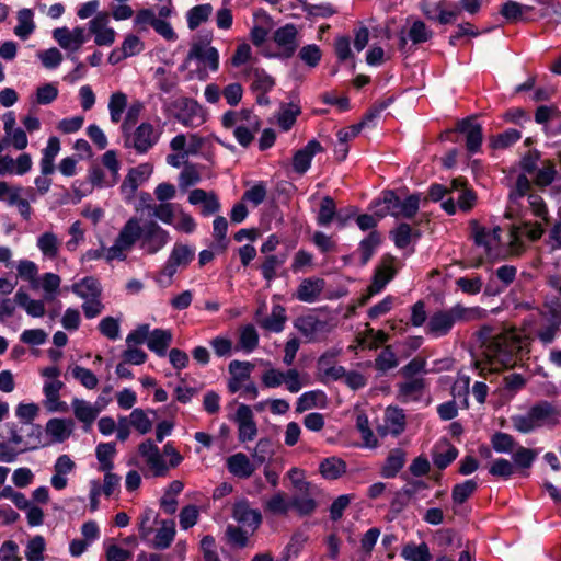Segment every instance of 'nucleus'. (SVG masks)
Returning <instances> with one entry per match:
<instances>
[{"mask_svg": "<svg viewBox=\"0 0 561 561\" xmlns=\"http://www.w3.org/2000/svg\"><path fill=\"white\" fill-rule=\"evenodd\" d=\"M127 107V95L122 91H116L111 94L108 100L110 119L113 124H118L122 121L123 113Z\"/></svg>", "mask_w": 561, "mask_h": 561, "instance_id": "obj_45", "label": "nucleus"}, {"mask_svg": "<svg viewBox=\"0 0 561 561\" xmlns=\"http://www.w3.org/2000/svg\"><path fill=\"white\" fill-rule=\"evenodd\" d=\"M174 106L178 110L175 118L185 127L196 128L206 122L205 108L194 99L182 98Z\"/></svg>", "mask_w": 561, "mask_h": 561, "instance_id": "obj_11", "label": "nucleus"}, {"mask_svg": "<svg viewBox=\"0 0 561 561\" xmlns=\"http://www.w3.org/2000/svg\"><path fill=\"white\" fill-rule=\"evenodd\" d=\"M213 12L209 3L198 4L187 11V26L190 30H196L202 23L206 22Z\"/></svg>", "mask_w": 561, "mask_h": 561, "instance_id": "obj_49", "label": "nucleus"}, {"mask_svg": "<svg viewBox=\"0 0 561 561\" xmlns=\"http://www.w3.org/2000/svg\"><path fill=\"white\" fill-rule=\"evenodd\" d=\"M60 240L51 231H46L37 238V248L47 259H56L59 253Z\"/></svg>", "mask_w": 561, "mask_h": 561, "instance_id": "obj_41", "label": "nucleus"}, {"mask_svg": "<svg viewBox=\"0 0 561 561\" xmlns=\"http://www.w3.org/2000/svg\"><path fill=\"white\" fill-rule=\"evenodd\" d=\"M53 38L61 48L77 51L87 42V34L81 26H77L72 31L64 26L53 31Z\"/></svg>", "mask_w": 561, "mask_h": 561, "instance_id": "obj_21", "label": "nucleus"}, {"mask_svg": "<svg viewBox=\"0 0 561 561\" xmlns=\"http://www.w3.org/2000/svg\"><path fill=\"white\" fill-rule=\"evenodd\" d=\"M71 291L82 299L101 297L102 287L100 282L93 276H85L71 286Z\"/></svg>", "mask_w": 561, "mask_h": 561, "instance_id": "obj_33", "label": "nucleus"}, {"mask_svg": "<svg viewBox=\"0 0 561 561\" xmlns=\"http://www.w3.org/2000/svg\"><path fill=\"white\" fill-rule=\"evenodd\" d=\"M285 261H286L285 255H282V256L274 255V254L267 255L264 259V261L260 267L263 278L267 282H271L274 278H276V276H277L276 272L285 263Z\"/></svg>", "mask_w": 561, "mask_h": 561, "instance_id": "obj_53", "label": "nucleus"}, {"mask_svg": "<svg viewBox=\"0 0 561 561\" xmlns=\"http://www.w3.org/2000/svg\"><path fill=\"white\" fill-rule=\"evenodd\" d=\"M528 211L543 222L549 221V213L543 198L533 191L531 182L525 174H518L510 187L505 216L512 219H523Z\"/></svg>", "mask_w": 561, "mask_h": 561, "instance_id": "obj_2", "label": "nucleus"}, {"mask_svg": "<svg viewBox=\"0 0 561 561\" xmlns=\"http://www.w3.org/2000/svg\"><path fill=\"white\" fill-rule=\"evenodd\" d=\"M273 41L279 50L278 57L291 58L300 44L299 31L293 23L285 24L274 31Z\"/></svg>", "mask_w": 561, "mask_h": 561, "instance_id": "obj_12", "label": "nucleus"}, {"mask_svg": "<svg viewBox=\"0 0 561 561\" xmlns=\"http://www.w3.org/2000/svg\"><path fill=\"white\" fill-rule=\"evenodd\" d=\"M522 138V134L519 130L514 128H508L503 133L494 136L491 139V146L494 149H506L517 142Z\"/></svg>", "mask_w": 561, "mask_h": 561, "instance_id": "obj_56", "label": "nucleus"}, {"mask_svg": "<svg viewBox=\"0 0 561 561\" xmlns=\"http://www.w3.org/2000/svg\"><path fill=\"white\" fill-rule=\"evenodd\" d=\"M300 106L294 102L282 104L277 114V123L284 131H288L296 123L297 117L300 115Z\"/></svg>", "mask_w": 561, "mask_h": 561, "instance_id": "obj_43", "label": "nucleus"}, {"mask_svg": "<svg viewBox=\"0 0 561 561\" xmlns=\"http://www.w3.org/2000/svg\"><path fill=\"white\" fill-rule=\"evenodd\" d=\"M556 164L552 160L541 161V165L537 168L533 175V181L537 186L547 187L552 184L557 178Z\"/></svg>", "mask_w": 561, "mask_h": 561, "instance_id": "obj_39", "label": "nucleus"}, {"mask_svg": "<svg viewBox=\"0 0 561 561\" xmlns=\"http://www.w3.org/2000/svg\"><path fill=\"white\" fill-rule=\"evenodd\" d=\"M336 216V205L334 199L327 195L322 198L320 209L317 216V224L322 227H328Z\"/></svg>", "mask_w": 561, "mask_h": 561, "instance_id": "obj_52", "label": "nucleus"}, {"mask_svg": "<svg viewBox=\"0 0 561 561\" xmlns=\"http://www.w3.org/2000/svg\"><path fill=\"white\" fill-rule=\"evenodd\" d=\"M325 286V282L320 277H308L301 280L297 290L295 293V297L302 302H314L319 299L321 293L323 291Z\"/></svg>", "mask_w": 561, "mask_h": 561, "instance_id": "obj_26", "label": "nucleus"}, {"mask_svg": "<svg viewBox=\"0 0 561 561\" xmlns=\"http://www.w3.org/2000/svg\"><path fill=\"white\" fill-rule=\"evenodd\" d=\"M294 327L309 342L318 341L331 330L329 321L314 313L298 317L294 321Z\"/></svg>", "mask_w": 561, "mask_h": 561, "instance_id": "obj_13", "label": "nucleus"}, {"mask_svg": "<svg viewBox=\"0 0 561 561\" xmlns=\"http://www.w3.org/2000/svg\"><path fill=\"white\" fill-rule=\"evenodd\" d=\"M261 380L266 388H277L282 383H285L287 390L291 393H297L302 388L300 375L297 369L280 371L275 368H268L262 374Z\"/></svg>", "mask_w": 561, "mask_h": 561, "instance_id": "obj_15", "label": "nucleus"}, {"mask_svg": "<svg viewBox=\"0 0 561 561\" xmlns=\"http://www.w3.org/2000/svg\"><path fill=\"white\" fill-rule=\"evenodd\" d=\"M161 131L156 129L151 123L142 122L136 129L124 135V146L134 149L138 154L147 153L159 141Z\"/></svg>", "mask_w": 561, "mask_h": 561, "instance_id": "obj_8", "label": "nucleus"}, {"mask_svg": "<svg viewBox=\"0 0 561 561\" xmlns=\"http://www.w3.org/2000/svg\"><path fill=\"white\" fill-rule=\"evenodd\" d=\"M376 205H383L376 215L383 218L388 215L399 218L412 219L420 209V195L412 194L401 199L393 191H383Z\"/></svg>", "mask_w": 561, "mask_h": 561, "instance_id": "obj_6", "label": "nucleus"}, {"mask_svg": "<svg viewBox=\"0 0 561 561\" xmlns=\"http://www.w3.org/2000/svg\"><path fill=\"white\" fill-rule=\"evenodd\" d=\"M147 211L150 217L159 219L163 224L173 225L174 205L172 203L148 204Z\"/></svg>", "mask_w": 561, "mask_h": 561, "instance_id": "obj_50", "label": "nucleus"}, {"mask_svg": "<svg viewBox=\"0 0 561 561\" xmlns=\"http://www.w3.org/2000/svg\"><path fill=\"white\" fill-rule=\"evenodd\" d=\"M175 537V523L174 520H161L160 527L157 529L151 546L154 549H167L170 547Z\"/></svg>", "mask_w": 561, "mask_h": 561, "instance_id": "obj_36", "label": "nucleus"}, {"mask_svg": "<svg viewBox=\"0 0 561 561\" xmlns=\"http://www.w3.org/2000/svg\"><path fill=\"white\" fill-rule=\"evenodd\" d=\"M405 460L407 453L403 449H391L381 468V476L387 479L394 478L399 473V471L404 467Z\"/></svg>", "mask_w": 561, "mask_h": 561, "instance_id": "obj_32", "label": "nucleus"}, {"mask_svg": "<svg viewBox=\"0 0 561 561\" xmlns=\"http://www.w3.org/2000/svg\"><path fill=\"white\" fill-rule=\"evenodd\" d=\"M561 411L551 402L542 400L531 405L526 414L512 416V423L516 431L530 433L539 427L559 423Z\"/></svg>", "mask_w": 561, "mask_h": 561, "instance_id": "obj_5", "label": "nucleus"}, {"mask_svg": "<svg viewBox=\"0 0 561 561\" xmlns=\"http://www.w3.org/2000/svg\"><path fill=\"white\" fill-rule=\"evenodd\" d=\"M232 517L245 527L251 528V534L262 523V515L257 510L251 508L247 501H240L233 505Z\"/></svg>", "mask_w": 561, "mask_h": 561, "instance_id": "obj_25", "label": "nucleus"}, {"mask_svg": "<svg viewBox=\"0 0 561 561\" xmlns=\"http://www.w3.org/2000/svg\"><path fill=\"white\" fill-rule=\"evenodd\" d=\"M71 407L76 419L83 424L84 432L91 430L92 424L102 410V407H99L98 403L93 404L79 398L72 399Z\"/></svg>", "mask_w": 561, "mask_h": 561, "instance_id": "obj_22", "label": "nucleus"}, {"mask_svg": "<svg viewBox=\"0 0 561 561\" xmlns=\"http://www.w3.org/2000/svg\"><path fill=\"white\" fill-rule=\"evenodd\" d=\"M187 201L191 205H202L201 214L204 217H208L220 210L219 198L213 191L206 192L202 188H194L190 192Z\"/></svg>", "mask_w": 561, "mask_h": 561, "instance_id": "obj_23", "label": "nucleus"}, {"mask_svg": "<svg viewBox=\"0 0 561 561\" xmlns=\"http://www.w3.org/2000/svg\"><path fill=\"white\" fill-rule=\"evenodd\" d=\"M72 377L78 380L84 388L87 389H94L98 386V377L95 374L82 366H75L72 368Z\"/></svg>", "mask_w": 561, "mask_h": 561, "instance_id": "obj_64", "label": "nucleus"}, {"mask_svg": "<svg viewBox=\"0 0 561 561\" xmlns=\"http://www.w3.org/2000/svg\"><path fill=\"white\" fill-rule=\"evenodd\" d=\"M457 456L458 449L448 442H444L434 447L432 459L435 467L443 470L447 468Z\"/></svg>", "mask_w": 561, "mask_h": 561, "instance_id": "obj_35", "label": "nucleus"}, {"mask_svg": "<svg viewBox=\"0 0 561 561\" xmlns=\"http://www.w3.org/2000/svg\"><path fill=\"white\" fill-rule=\"evenodd\" d=\"M319 471L324 479L336 480L346 472V463L337 457H328L319 465Z\"/></svg>", "mask_w": 561, "mask_h": 561, "instance_id": "obj_37", "label": "nucleus"}, {"mask_svg": "<svg viewBox=\"0 0 561 561\" xmlns=\"http://www.w3.org/2000/svg\"><path fill=\"white\" fill-rule=\"evenodd\" d=\"M73 431V421L67 419H50L46 423V433L55 443H62L69 438Z\"/></svg>", "mask_w": 561, "mask_h": 561, "instance_id": "obj_30", "label": "nucleus"}, {"mask_svg": "<svg viewBox=\"0 0 561 561\" xmlns=\"http://www.w3.org/2000/svg\"><path fill=\"white\" fill-rule=\"evenodd\" d=\"M274 454L273 442L270 438H261L252 453V458L257 465L264 463Z\"/></svg>", "mask_w": 561, "mask_h": 561, "instance_id": "obj_63", "label": "nucleus"}, {"mask_svg": "<svg viewBox=\"0 0 561 561\" xmlns=\"http://www.w3.org/2000/svg\"><path fill=\"white\" fill-rule=\"evenodd\" d=\"M470 234L474 244L482 249L483 255L486 257H492L494 255L493 251L500 244V228L488 229L484 226H481L478 221L473 220L470 222Z\"/></svg>", "mask_w": 561, "mask_h": 561, "instance_id": "obj_14", "label": "nucleus"}, {"mask_svg": "<svg viewBox=\"0 0 561 561\" xmlns=\"http://www.w3.org/2000/svg\"><path fill=\"white\" fill-rule=\"evenodd\" d=\"M46 543L43 536L37 535L30 539L25 549L27 561H43Z\"/></svg>", "mask_w": 561, "mask_h": 561, "instance_id": "obj_57", "label": "nucleus"}, {"mask_svg": "<svg viewBox=\"0 0 561 561\" xmlns=\"http://www.w3.org/2000/svg\"><path fill=\"white\" fill-rule=\"evenodd\" d=\"M234 422L238 424V438L241 443L251 442L255 438L257 426L249 405L242 403L238 407Z\"/></svg>", "mask_w": 561, "mask_h": 561, "instance_id": "obj_20", "label": "nucleus"}, {"mask_svg": "<svg viewBox=\"0 0 561 561\" xmlns=\"http://www.w3.org/2000/svg\"><path fill=\"white\" fill-rule=\"evenodd\" d=\"M250 534L241 527L228 525L226 537L228 543L233 548H244L248 545Z\"/></svg>", "mask_w": 561, "mask_h": 561, "instance_id": "obj_58", "label": "nucleus"}, {"mask_svg": "<svg viewBox=\"0 0 561 561\" xmlns=\"http://www.w3.org/2000/svg\"><path fill=\"white\" fill-rule=\"evenodd\" d=\"M35 24L31 9H22L18 12V25L14 27V34L21 39H27L34 32Z\"/></svg>", "mask_w": 561, "mask_h": 561, "instance_id": "obj_47", "label": "nucleus"}, {"mask_svg": "<svg viewBox=\"0 0 561 561\" xmlns=\"http://www.w3.org/2000/svg\"><path fill=\"white\" fill-rule=\"evenodd\" d=\"M20 431L24 435V447L21 451L34 450L42 445V426L38 424H23Z\"/></svg>", "mask_w": 561, "mask_h": 561, "instance_id": "obj_48", "label": "nucleus"}, {"mask_svg": "<svg viewBox=\"0 0 561 561\" xmlns=\"http://www.w3.org/2000/svg\"><path fill=\"white\" fill-rule=\"evenodd\" d=\"M15 302L24 308V310L34 318H41L45 314V304L42 300L32 299L27 293L18 290L15 294Z\"/></svg>", "mask_w": 561, "mask_h": 561, "instance_id": "obj_42", "label": "nucleus"}, {"mask_svg": "<svg viewBox=\"0 0 561 561\" xmlns=\"http://www.w3.org/2000/svg\"><path fill=\"white\" fill-rule=\"evenodd\" d=\"M451 191L457 193V205L461 210L469 211L473 208L477 195L467 186V181L463 178H456L451 181Z\"/></svg>", "mask_w": 561, "mask_h": 561, "instance_id": "obj_28", "label": "nucleus"}, {"mask_svg": "<svg viewBox=\"0 0 561 561\" xmlns=\"http://www.w3.org/2000/svg\"><path fill=\"white\" fill-rule=\"evenodd\" d=\"M290 506L301 516L311 515L317 508V502L308 494L296 495L290 501Z\"/></svg>", "mask_w": 561, "mask_h": 561, "instance_id": "obj_61", "label": "nucleus"}, {"mask_svg": "<svg viewBox=\"0 0 561 561\" xmlns=\"http://www.w3.org/2000/svg\"><path fill=\"white\" fill-rule=\"evenodd\" d=\"M401 556L407 561H431L432 556L426 542H421L419 546L408 543L403 547Z\"/></svg>", "mask_w": 561, "mask_h": 561, "instance_id": "obj_51", "label": "nucleus"}, {"mask_svg": "<svg viewBox=\"0 0 561 561\" xmlns=\"http://www.w3.org/2000/svg\"><path fill=\"white\" fill-rule=\"evenodd\" d=\"M170 241V233L156 220L141 224L138 217H130L122 227L114 244L107 249L106 261H124L136 243L144 253L152 255L162 250Z\"/></svg>", "mask_w": 561, "mask_h": 561, "instance_id": "obj_1", "label": "nucleus"}, {"mask_svg": "<svg viewBox=\"0 0 561 561\" xmlns=\"http://www.w3.org/2000/svg\"><path fill=\"white\" fill-rule=\"evenodd\" d=\"M318 369L321 376L325 379L339 380L345 374L342 366L334 364V355L325 353L318 360Z\"/></svg>", "mask_w": 561, "mask_h": 561, "instance_id": "obj_40", "label": "nucleus"}, {"mask_svg": "<svg viewBox=\"0 0 561 561\" xmlns=\"http://www.w3.org/2000/svg\"><path fill=\"white\" fill-rule=\"evenodd\" d=\"M259 334L253 325H247L241 330L239 337V347L247 353H251L257 347Z\"/></svg>", "mask_w": 561, "mask_h": 561, "instance_id": "obj_62", "label": "nucleus"}, {"mask_svg": "<svg viewBox=\"0 0 561 561\" xmlns=\"http://www.w3.org/2000/svg\"><path fill=\"white\" fill-rule=\"evenodd\" d=\"M396 259L393 256H385L380 264L376 267L371 284L367 289V295L363 297L362 304L376 294H379L386 285L394 277L397 270L394 266Z\"/></svg>", "mask_w": 561, "mask_h": 561, "instance_id": "obj_16", "label": "nucleus"}, {"mask_svg": "<svg viewBox=\"0 0 561 561\" xmlns=\"http://www.w3.org/2000/svg\"><path fill=\"white\" fill-rule=\"evenodd\" d=\"M455 130L465 135L466 149L470 154H474L480 151L483 142V129L473 117H467L459 121Z\"/></svg>", "mask_w": 561, "mask_h": 561, "instance_id": "obj_18", "label": "nucleus"}, {"mask_svg": "<svg viewBox=\"0 0 561 561\" xmlns=\"http://www.w3.org/2000/svg\"><path fill=\"white\" fill-rule=\"evenodd\" d=\"M385 428L397 436L405 428V415L402 409L389 407L385 413Z\"/></svg>", "mask_w": 561, "mask_h": 561, "instance_id": "obj_38", "label": "nucleus"}, {"mask_svg": "<svg viewBox=\"0 0 561 561\" xmlns=\"http://www.w3.org/2000/svg\"><path fill=\"white\" fill-rule=\"evenodd\" d=\"M531 7L523 5L516 1L507 0L502 4L500 13L508 22H517L522 19L524 11L531 10Z\"/></svg>", "mask_w": 561, "mask_h": 561, "instance_id": "obj_54", "label": "nucleus"}, {"mask_svg": "<svg viewBox=\"0 0 561 561\" xmlns=\"http://www.w3.org/2000/svg\"><path fill=\"white\" fill-rule=\"evenodd\" d=\"M172 332L170 330L164 329H154L150 332L149 339L147 341L148 348L156 353L159 357H164L167 355V350L172 343Z\"/></svg>", "mask_w": 561, "mask_h": 561, "instance_id": "obj_31", "label": "nucleus"}, {"mask_svg": "<svg viewBox=\"0 0 561 561\" xmlns=\"http://www.w3.org/2000/svg\"><path fill=\"white\" fill-rule=\"evenodd\" d=\"M195 248L176 242L170 255L157 278V282L162 286L171 284L172 277L178 272V268H185L194 260Z\"/></svg>", "mask_w": 561, "mask_h": 561, "instance_id": "obj_7", "label": "nucleus"}, {"mask_svg": "<svg viewBox=\"0 0 561 561\" xmlns=\"http://www.w3.org/2000/svg\"><path fill=\"white\" fill-rule=\"evenodd\" d=\"M250 75L252 77L250 88L253 93L270 92L275 85L274 78L270 76L264 69L253 68L250 70Z\"/></svg>", "mask_w": 561, "mask_h": 561, "instance_id": "obj_44", "label": "nucleus"}, {"mask_svg": "<svg viewBox=\"0 0 561 561\" xmlns=\"http://www.w3.org/2000/svg\"><path fill=\"white\" fill-rule=\"evenodd\" d=\"M483 310L480 307H466L456 304L448 309L433 312L425 327V333L438 339L448 335L456 323L470 322L481 319Z\"/></svg>", "mask_w": 561, "mask_h": 561, "instance_id": "obj_4", "label": "nucleus"}, {"mask_svg": "<svg viewBox=\"0 0 561 561\" xmlns=\"http://www.w3.org/2000/svg\"><path fill=\"white\" fill-rule=\"evenodd\" d=\"M520 350L518 339L508 334H499L484 345L481 358L476 359L474 366L480 376L486 377L488 373H497L513 366Z\"/></svg>", "mask_w": 561, "mask_h": 561, "instance_id": "obj_3", "label": "nucleus"}, {"mask_svg": "<svg viewBox=\"0 0 561 561\" xmlns=\"http://www.w3.org/2000/svg\"><path fill=\"white\" fill-rule=\"evenodd\" d=\"M286 321L285 308L282 305H274L271 314L259 320V324L266 331L279 333L284 330Z\"/></svg>", "mask_w": 561, "mask_h": 561, "instance_id": "obj_34", "label": "nucleus"}, {"mask_svg": "<svg viewBox=\"0 0 561 561\" xmlns=\"http://www.w3.org/2000/svg\"><path fill=\"white\" fill-rule=\"evenodd\" d=\"M62 387L64 382L60 380H49L44 383V405L49 412H66L68 410L67 403L59 400V392Z\"/></svg>", "mask_w": 561, "mask_h": 561, "instance_id": "obj_27", "label": "nucleus"}, {"mask_svg": "<svg viewBox=\"0 0 561 561\" xmlns=\"http://www.w3.org/2000/svg\"><path fill=\"white\" fill-rule=\"evenodd\" d=\"M398 385V399L403 403L417 402L422 399L427 382L424 378H407Z\"/></svg>", "mask_w": 561, "mask_h": 561, "instance_id": "obj_24", "label": "nucleus"}, {"mask_svg": "<svg viewBox=\"0 0 561 561\" xmlns=\"http://www.w3.org/2000/svg\"><path fill=\"white\" fill-rule=\"evenodd\" d=\"M536 337L543 344H552L561 334V309L550 306L539 313L535 330Z\"/></svg>", "mask_w": 561, "mask_h": 561, "instance_id": "obj_9", "label": "nucleus"}, {"mask_svg": "<svg viewBox=\"0 0 561 561\" xmlns=\"http://www.w3.org/2000/svg\"><path fill=\"white\" fill-rule=\"evenodd\" d=\"M299 59L310 68H316L322 57L321 49L316 44L305 45L298 53Z\"/></svg>", "mask_w": 561, "mask_h": 561, "instance_id": "obj_60", "label": "nucleus"}, {"mask_svg": "<svg viewBox=\"0 0 561 561\" xmlns=\"http://www.w3.org/2000/svg\"><path fill=\"white\" fill-rule=\"evenodd\" d=\"M102 164L104 168H106L110 172V179H108V185H115L119 179V168L121 163L117 159V154L114 150H107L102 156Z\"/></svg>", "mask_w": 561, "mask_h": 561, "instance_id": "obj_59", "label": "nucleus"}, {"mask_svg": "<svg viewBox=\"0 0 561 561\" xmlns=\"http://www.w3.org/2000/svg\"><path fill=\"white\" fill-rule=\"evenodd\" d=\"M380 242V234L376 230L370 231L369 234L359 242L358 251L362 265L368 263Z\"/></svg>", "mask_w": 561, "mask_h": 561, "instance_id": "obj_46", "label": "nucleus"}, {"mask_svg": "<svg viewBox=\"0 0 561 561\" xmlns=\"http://www.w3.org/2000/svg\"><path fill=\"white\" fill-rule=\"evenodd\" d=\"M192 60L198 61L204 69H209L213 72L219 69V53L210 45L208 38H198L191 44L183 66L186 67Z\"/></svg>", "mask_w": 561, "mask_h": 561, "instance_id": "obj_10", "label": "nucleus"}, {"mask_svg": "<svg viewBox=\"0 0 561 561\" xmlns=\"http://www.w3.org/2000/svg\"><path fill=\"white\" fill-rule=\"evenodd\" d=\"M478 483L473 479L466 480L453 488L451 497L456 504L465 503L477 490Z\"/></svg>", "mask_w": 561, "mask_h": 561, "instance_id": "obj_55", "label": "nucleus"}, {"mask_svg": "<svg viewBox=\"0 0 561 561\" xmlns=\"http://www.w3.org/2000/svg\"><path fill=\"white\" fill-rule=\"evenodd\" d=\"M545 232L541 222L523 221L520 225H513L510 233V245L516 253L524 249L523 239L529 241L539 240Z\"/></svg>", "mask_w": 561, "mask_h": 561, "instance_id": "obj_17", "label": "nucleus"}, {"mask_svg": "<svg viewBox=\"0 0 561 561\" xmlns=\"http://www.w3.org/2000/svg\"><path fill=\"white\" fill-rule=\"evenodd\" d=\"M152 171L153 167L150 163H141L128 170L121 185V193L125 199L130 201L134 197L137 188L150 178Z\"/></svg>", "mask_w": 561, "mask_h": 561, "instance_id": "obj_19", "label": "nucleus"}, {"mask_svg": "<svg viewBox=\"0 0 561 561\" xmlns=\"http://www.w3.org/2000/svg\"><path fill=\"white\" fill-rule=\"evenodd\" d=\"M228 471L237 478H250L255 471V466L243 453H237L227 459Z\"/></svg>", "mask_w": 561, "mask_h": 561, "instance_id": "obj_29", "label": "nucleus"}]
</instances>
